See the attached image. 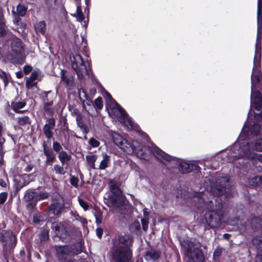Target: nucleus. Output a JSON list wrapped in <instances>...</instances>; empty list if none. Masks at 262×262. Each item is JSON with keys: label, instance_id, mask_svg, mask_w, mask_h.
Instances as JSON below:
<instances>
[{"label": "nucleus", "instance_id": "obj_53", "mask_svg": "<svg viewBox=\"0 0 262 262\" xmlns=\"http://www.w3.org/2000/svg\"><path fill=\"white\" fill-rule=\"evenodd\" d=\"M33 168V166L31 165H29L27 166L25 168V171L27 172L30 171Z\"/></svg>", "mask_w": 262, "mask_h": 262}, {"label": "nucleus", "instance_id": "obj_44", "mask_svg": "<svg viewBox=\"0 0 262 262\" xmlns=\"http://www.w3.org/2000/svg\"><path fill=\"white\" fill-rule=\"evenodd\" d=\"M78 182L79 180L77 178L74 176H73L71 178L70 183L73 186H75V187H78Z\"/></svg>", "mask_w": 262, "mask_h": 262}, {"label": "nucleus", "instance_id": "obj_12", "mask_svg": "<svg viewBox=\"0 0 262 262\" xmlns=\"http://www.w3.org/2000/svg\"><path fill=\"white\" fill-rule=\"evenodd\" d=\"M55 126V119L53 118L48 119L43 128V133L47 138H51L52 137V129H54Z\"/></svg>", "mask_w": 262, "mask_h": 262}, {"label": "nucleus", "instance_id": "obj_17", "mask_svg": "<svg viewBox=\"0 0 262 262\" xmlns=\"http://www.w3.org/2000/svg\"><path fill=\"white\" fill-rule=\"evenodd\" d=\"M229 178L227 177H222L217 181V183L220 186L217 188V194L220 195L223 193V188L226 186V183L228 182Z\"/></svg>", "mask_w": 262, "mask_h": 262}, {"label": "nucleus", "instance_id": "obj_8", "mask_svg": "<svg viewBox=\"0 0 262 262\" xmlns=\"http://www.w3.org/2000/svg\"><path fill=\"white\" fill-rule=\"evenodd\" d=\"M205 219L208 224L211 227H216L220 225L221 217L213 210H210L206 213Z\"/></svg>", "mask_w": 262, "mask_h": 262}, {"label": "nucleus", "instance_id": "obj_26", "mask_svg": "<svg viewBox=\"0 0 262 262\" xmlns=\"http://www.w3.org/2000/svg\"><path fill=\"white\" fill-rule=\"evenodd\" d=\"M249 184L252 186L262 187V178L260 177H255L249 180Z\"/></svg>", "mask_w": 262, "mask_h": 262}, {"label": "nucleus", "instance_id": "obj_42", "mask_svg": "<svg viewBox=\"0 0 262 262\" xmlns=\"http://www.w3.org/2000/svg\"><path fill=\"white\" fill-rule=\"evenodd\" d=\"M223 252V250L220 248H217L215 249L213 252V258L215 259L216 258L219 257L221 256Z\"/></svg>", "mask_w": 262, "mask_h": 262}, {"label": "nucleus", "instance_id": "obj_37", "mask_svg": "<svg viewBox=\"0 0 262 262\" xmlns=\"http://www.w3.org/2000/svg\"><path fill=\"white\" fill-rule=\"evenodd\" d=\"M48 196L49 194L47 192H40V193L36 192V200L37 202L38 200L47 199Z\"/></svg>", "mask_w": 262, "mask_h": 262}, {"label": "nucleus", "instance_id": "obj_27", "mask_svg": "<svg viewBox=\"0 0 262 262\" xmlns=\"http://www.w3.org/2000/svg\"><path fill=\"white\" fill-rule=\"evenodd\" d=\"M59 159L62 165L65 162L69 161L71 159V156L69 155L66 151H62L59 154Z\"/></svg>", "mask_w": 262, "mask_h": 262}, {"label": "nucleus", "instance_id": "obj_1", "mask_svg": "<svg viewBox=\"0 0 262 262\" xmlns=\"http://www.w3.org/2000/svg\"><path fill=\"white\" fill-rule=\"evenodd\" d=\"M257 37L255 43V56L251 76V102L253 106L260 111L262 108V98L259 91L262 90V73L260 70L261 41L262 35V0H258L257 9ZM251 110V108H250ZM250 112H249L248 115Z\"/></svg>", "mask_w": 262, "mask_h": 262}, {"label": "nucleus", "instance_id": "obj_41", "mask_svg": "<svg viewBox=\"0 0 262 262\" xmlns=\"http://www.w3.org/2000/svg\"><path fill=\"white\" fill-rule=\"evenodd\" d=\"M79 203L80 206L83 208V209L85 211L87 210L89 208L88 204L85 202L84 200L81 199H78Z\"/></svg>", "mask_w": 262, "mask_h": 262}, {"label": "nucleus", "instance_id": "obj_30", "mask_svg": "<svg viewBox=\"0 0 262 262\" xmlns=\"http://www.w3.org/2000/svg\"><path fill=\"white\" fill-rule=\"evenodd\" d=\"M74 16L77 17V20L79 21H81L84 19V16L82 14L80 5L77 6L76 13L74 14Z\"/></svg>", "mask_w": 262, "mask_h": 262}, {"label": "nucleus", "instance_id": "obj_45", "mask_svg": "<svg viewBox=\"0 0 262 262\" xmlns=\"http://www.w3.org/2000/svg\"><path fill=\"white\" fill-rule=\"evenodd\" d=\"M7 193L6 192H2L0 193V204L4 203L7 198Z\"/></svg>", "mask_w": 262, "mask_h": 262}, {"label": "nucleus", "instance_id": "obj_62", "mask_svg": "<svg viewBox=\"0 0 262 262\" xmlns=\"http://www.w3.org/2000/svg\"><path fill=\"white\" fill-rule=\"evenodd\" d=\"M76 3H77V6L78 5H80V0H74Z\"/></svg>", "mask_w": 262, "mask_h": 262}, {"label": "nucleus", "instance_id": "obj_55", "mask_svg": "<svg viewBox=\"0 0 262 262\" xmlns=\"http://www.w3.org/2000/svg\"><path fill=\"white\" fill-rule=\"evenodd\" d=\"M0 185L3 187H6V183L3 179H0Z\"/></svg>", "mask_w": 262, "mask_h": 262}, {"label": "nucleus", "instance_id": "obj_9", "mask_svg": "<svg viewBox=\"0 0 262 262\" xmlns=\"http://www.w3.org/2000/svg\"><path fill=\"white\" fill-rule=\"evenodd\" d=\"M192 244L191 243L187 247L190 259L189 262H203L204 257L202 252L198 248L194 249L193 251H192Z\"/></svg>", "mask_w": 262, "mask_h": 262}, {"label": "nucleus", "instance_id": "obj_7", "mask_svg": "<svg viewBox=\"0 0 262 262\" xmlns=\"http://www.w3.org/2000/svg\"><path fill=\"white\" fill-rule=\"evenodd\" d=\"M0 241L6 249H11L15 246L16 238L11 231H0Z\"/></svg>", "mask_w": 262, "mask_h": 262}, {"label": "nucleus", "instance_id": "obj_56", "mask_svg": "<svg viewBox=\"0 0 262 262\" xmlns=\"http://www.w3.org/2000/svg\"><path fill=\"white\" fill-rule=\"evenodd\" d=\"M87 222L85 219L81 220V224L83 227H85L86 225Z\"/></svg>", "mask_w": 262, "mask_h": 262}, {"label": "nucleus", "instance_id": "obj_32", "mask_svg": "<svg viewBox=\"0 0 262 262\" xmlns=\"http://www.w3.org/2000/svg\"><path fill=\"white\" fill-rule=\"evenodd\" d=\"M62 80L67 85H72L73 83V78L71 76H68L64 74H62L61 77Z\"/></svg>", "mask_w": 262, "mask_h": 262}, {"label": "nucleus", "instance_id": "obj_33", "mask_svg": "<svg viewBox=\"0 0 262 262\" xmlns=\"http://www.w3.org/2000/svg\"><path fill=\"white\" fill-rule=\"evenodd\" d=\"M0 78L3 80L5 86H6L8 83L9 75L1 69H0Z\"/></svg>", "mask_w": 262, "mask_h": 262}, {"label": "nucleus", "instance_id": "obj_63", "mask_svg": "<svg viewBox=\"0 0 262 262\" xmlns=\"http://www.w3.org/2000/svg\"><path fill=\"white\" fill-rule=\"evenodd\" d=\"M204 197H202V196H201V198H200V200H199V201H200V202H202V201H204Z\"/></svg>", "mask_w": 262, "mask_h": 262}, {"label": "nucleus", "instance_id": "obj_18", "mask_svg": "<svg viewBox=\"0 0 262 262\" xmlns=\"http://www.w3.org/2000/svg\"><path fill=\"white\" fill-rule=\"evenodd\" d=\"M159 257V253L158 251L150 250L147 252L145 255V259L147 261H154Z\"/></svg>", "mask_w": 262, "mask_h": 262}, {"label": "nucleus", "instance_id": "obj_3", "mask_svg": "<svg viewBox=\"0 0 262 262\" xmlns=\"http://www.w3.org/2000/svg\"><path fill=\"white\" fill-rule=\"evenodd\" d=\"M111 136L114 142L125 153L131 155L136 153L140 158L146 159L148 156L152 153L157 159L162 162H169L173 160V158L166 154L158 147L152 145L151 147L146 146L138 149L139 143L135 140H127L123 138L119 134L112 132Z\"/></svg>", "mask_w": 262, "mask_h": 262}, {"label": "nucleus", "instance_id": "obj_24", "mask_svg": "<svg viewBox=\"0 0 262 262\" xmlns=\"http://www.w3.org/2000/svg\"><path fill=\"white\" fill-rule=\"evenodd\" d=\"M35 29L37 33L43 34L46 30L45 22L44 21L38 22L35 25Z\"/></svg>", "mask_w": 262, "mask_h": 262}, {"label": "nucleus", "instance_id": "obj_31", "mask_svg": "<svg viewBox=\"0 0 262 262\" xmlns=\"http://www.w3.org/2000/svg\"><path fill=\"white\" fill-rule=\"evenodd\" d=\"M52 104V101L45 102L44 104L43 108L47 114L49 116H51L53 114V110L51 108Z\"/></svg>", "mask_w": 262, "mask_h": 262}, {"label": "nucleus", "instance_id": "obj_16", "mask_svg": "<svg viewBox=\"0 0 262 262\" xmlns=\"http://www.w3.org/2000/svg\"><path fill=\"white\" fill-rule=\"evenodd\" d=\"M12 48L16 53L21 52L23 49V43L20 39L15 37L12 41Z\"/></svg>", "mask_w": 262, "mask_h": 262}, {"label": "nucleus", "instance_id": "obj_48", "mask_svg": "<svg viewBox=\"0 0 262 262\" xmlns=\"http://www.w3.org/2000/svg\"><path fill=\"white\" fill-rule=\"evenodd\" d=\"M82 101H83L84 105L86 104L87 105H89V106H91V105H93L92 101L90 99H89L88 97L87 98V99L82 100Z\"/></svg>", "mask_w": 262, "mask_h": 262}, {"label": "nucleus", "instance_id": "obj_46", "mask_svg": "<svg viewBox=\"0 0 262 262\" xmlns=\"http://www.w3.org/2000/svg\"><path fill=\"white\" fill-rule=\"evenodd\" d=\"M53 148L55 151L58 152L61 149V147L59 143L56 142L53 143Z\"/></svg>", "mask_w": 262, "mask_h": 262}, {"label": "nucleus", "instance_id": "obj_59", "mask_svg": "<svg viewBox=\"0 0 262 262\" xmlns=\"http://www.w3.org/2000/svg\"><path fill=\"white\" fill-rule=\"evenodd\" d=\"M29 177H30V175L25 174L23 176V178L24 179H29Z\"/></svg>", "mask_w": 262, "mask_h": 262}, {"label": "nucleus", "instance_id": "obj_52", "mask_svg": "<svg viewBox=\"0 0 262 262\" xmlns=\"http://www.w3.org/2000/svg\"><path fill=\"white\" fill-rule=\"evenodd\" d=\"M254 223H258L259 225H261V222L259 219L254 218L251 221V224L253 225Z\"/></svg>", "mask_w": 262, "mask_h": 262}, {"label": "nucleus", "instance_id": "obj_36", "mask_svg": "<svg viewBox=\"0 0 262 262\" xmlns=\"http://www.w3.org/2000/svg\"><path fill=\"white\" fill-rule=\"evenodd\" d=\"M54 170L57 174H64L66 173L63 166H61L58 164L55 165Z\"/></svg>", "mask_w": 262, "mask_h": 262}, {"label": "nucleus", "instance_id": "obj_5", "mask_svg": "<svg viewBox=\"0 0 262 262\" xmlns=\"http://www.w3.org/2000/svg\"><path fill=\"white\" fill-rule=\"evenodd\" d=\"M107 109L110 115L114 119H117L121 123L124 124L128 129H134L135 124L124 112L123 108L112 98L110 94H106Z\"/></svg>", "mask_w": 262, "mask_h": 262}, {"label": "nucleus", "instance_id": "obj_20", "mask_svg": "<svg viewBox=\"0 0 262 262\" xmlns=\"http://www.w3.org/2000/svg\"><path fill=\"white\" fill-rule=\"evenodd\" d=\"M61 206L58 203H53L49 207V213L57 215L59 214Z\"/></svg>", "mask_w": 262, "mask_h": 262}, {"label": "nucleus", "instance_id": "obj_34", "mask_svg": "<svg viewBox=\"0 0 262 262\" xmlns=\"http://www.w3.org/2000/svg\"><path fill=\"white\" fill-rule=\"evenodd\" d=\"M27 8L25 6L19 5L17 7V12L19 15L23 16L25 15Z\"/></svg>", "mask_w": 262, "mask_h": 262}, {"label": "nucleus", "instance_id": "obj_39", "mask_svg": "<svg viewBox=\"0 0 262 262\" xmlns=\"http://www.w3.org/2000/svg\"><path fill=\"white\" fill-rule=\"evenodd\" d=\"M89 143L93 147H97L100 144L99 142L93 138H91L89 139Z\"/></svg>", "mask_w": 262, "mask_h": 262}, {"label": "nucleus", "instance_id": "obj_28", "mask_svg": "<svg viewBox=\"0 0 262 262\" xmlns=\"http://www.w3.org/2000/svg\"><path fill=\"white\" fill-rule=\"evenodd\" d=\"M97 159V156L95 155H88L86 156V160L89 166L95 169V162Z\"/></svg>", "mask_w": 262, "mask_h": 262}, {"label": "nucleus", "instance_id": "obj_40", "mask_svg": "<svg viewBox=\"0 0 262 262\" xmlns=\"http://www.w3.org/2000/svg\"><path fill=\"white\" fill-rule=\"evenodd\" d=\"M148 218L147 217H143L141 220L142 228L144 231H146L148 228Z\"/></svg>", "mask_w": 262, "mask_h": 262}, {"label": "nucleus", "instance_id": "obj_15", "mask_svg": "<svg viewBox=\"0 0 262 262\" xmlns=\"http://www.w3.org/2000/svg\"><path fill=\"white\" fill-rule=\"evenodd\" d=\"M252 243L257 248V258L262 257V237H256L253 238Z\"/></svg>", "mask_w": 262, "mask_h": 262}, {"label": "nucleus", "instance_id": "obj_64", "mask_svg": "<svg viewBox=\"0 0 262 262\" xmlns=\"http://www.w3.org/2000/svg\"><path fill=\"white\" fill-rule=\"evenodd\" d=\"M212 208H213V207H211L210 205L208 207H207V209H212Z\"/></svg>", "mask_w": 262, "mask_h": 262}, {"label": "nucleus", "instance_id": "obj_58", "mask_svg": "<svg viewBox=\"0 0 262 262\" xmlns=\"http://www.w3.org/2000/svg\"><path fill=\"white\" fill-rule=\"evenodd\" d=\"M16 76L18 78H20L23 76V74L21 72H18L16 73Z\"/></svg>", "mask_w": 262, "mask_h": 262}, {"label": "nucleus", "instance_id": "obj_6", "mask_svg": "<svg viewBox=\"0 0 262 262\" xmlns=\"http://www.w3.org/2000/svg\"><path fill=\"white\" fill-rule=\"evenodd\" d=\"M72 60V66L76 71L79 79H83L87 75L88 71L81 56L77 54L73 56Z\"/></svg>", "mask_w": 262, "mask_h": 262}, {"label": "nucleus", "instance_id": "obj_49", "mask_svg": "<svg viewBox=\"0 0 262 262\" xmlns=\"http://www.w3.org/2000/svg\"><path fill=\"white\" fill-rule=\"evenodd\" d=\"M32 69L31 66H26L24 68V71L25 74H28L32 71Z\"/></svg>", "mask_w": 262, "mask_h": 262}, {"label": "nucleus", "instance_id": "obj_54", "mask_svg": "<svg viewBox=\"0 0 262 262\" xmlns=\"http://www.w3.org/2000/svg\"><path fill=\"white\" fill-rule=\"evenodd\" d=\"M143 214H144V217L148 218V214L147 209L145 208L143 209Z\"/></svg>", "mask_w": 262, "mask_h": 262}, {"label": "nucleus", "instance_id": "obj_21", "mask_svg": "<svg viewBox=\"0 0 262 262\" xmlns=\"http://www.w3.org/2000/svg\"><path fill=\"white\" fill-rule=\"evenodd\" d=\"M112 203L114 206L117 207L122 206L124 203L123 197L120 194L117 195V196L112 199Z\"/></svg>", "mask_w": 262, "mask_h": 262}, {"label": "nucleus", "instance_id": "obj_50", "mask_svg": "<svg viewBox=\"0 0 262 262\" xmlns=\"http://www.w3.org/2000/svg\"><path fill=\"white\" fill-rule=\"evenodd\" d=\"M96 234L98 236V237L99 238H100L103 234V230L100 228H98L96 229Z\"/></svg>", "mask_w": 262, "mask_h": 262}, {"label": "nucleus", "instance_id": "obj_47", "mask_svg": "<svg viewBox=\"0 0 262 262\" xmlns=\"http://www.w3.org/2000/svg\"><path fill=\"white\" fill-rule=\"evenodd\" d=\"M77 125L83 132H85L86 130V126L84 125V124L82 121L79 122L78 123H77Z\"/></svg>", "mask_w": 262, "mask_h": 262}, {"label": "nucleus", "instance_id": "obj_38", "mask_svg": "<svg viewBox=\"0 0 262 262\" xmlns=\"http://www.w3.org/2000/svg\"><path fill=\"white\" fill-rule=\"evenodd\" d=\"M94 105L96 108L98 109L102 108L103 106V104L102 98L101 97H98L95 100Z\"/></svg>", "mask_w": 262, "mask_h": 262}, {"label": "nucleus", "instance_id": "obj_60", "mask_svg": "<svg viewBox=\"0 0 262 262\" xmlns=\"http://www.w3.org/2000/svg\"><path fill=\"white\" fill-rule=\"evenodd\" d=\"M136 262H143V259L141 257H139L137 258Z\"/></svg>", "mask_w": 262, "mask_h": 262}, {"label": "nucleus", "instance_id": "obj_11", "mask_svg": "<svg viewBox=\"0 0 262 262\" xmlns=\"http://www.w3.org/2000/svg\"><path fill=\"white\" fill-rule=\"evenodd\" d=\"M57 255L62 262H66V260L70 256L69 248L67 246L58 247L56 249Z\"/></svg>", "mask_w": 262, "mask_h": 262}, {"label": "nucleus", "instance_id": "obj_61", "mask_svg": "<svg viewBox=\"0 0 262 262\" xmlns=\"http://www.w3.org/2000/svg\"><path fill=\"white\" fill-rule=\"evenodd\" d=\"M34 222L35 223H38L39 222V220L37 219V217L34 216Z\"/></svg>", "mask_w": 262, "mask_h": 262}, {"label": "nucleus", "instance_id": "obj_23", "mask_svg": "<svg viewBox=\"0 0 262 262\" xmlns=\"http://www.w3.org/2000/svg\"><path fill=\"white\" fill-rule=\"evenodd\" d=\"M180 170L183 173L189 172L192 169V165L185 162H182L180 163Z\"/></svg>", "mask_w": 262, "mask_h": 262}, {"label": "nucleus", "instance_id": "obj_35", "mask_svg": "<svg viewBox=\"0 0 262 262\" xmlns=\"http://www.w3.org/2000/svg\"><path fill=\"white\" fill-rule=\"evenodd\" d=\"M18 123L20 125H25L26 124H30V119L28 116H25L21 118H19L18 119Z\"/></svg>", "mask_w": 262, "mask_h": 262}, {"label": "nucleus", "instance_id": "obj_2", "mask_svg": "<svg viewBox=\"0 0 262 262\" xmlns=\"http://www.w3.org/2000/svg\"><path fill=\"white\" fill-rule=\"evenodd\" d=\"M256 121L249 128L250 136L254 139L255 142L251 143L250 145L247 141L241 142L246 139L247 135L246 125L244 126L239 136L238 141L234 144L233 148L239 147L238 157H247L249 158H256L262 162V155H257L254 153V149L257 151L262 150V112L259 114H254Z\"/></svg>", "mask_w": 262, "mask_h": 262}, {"label": "nucleus", "instance_id": "obj_43", "mask_svg": "<svg viewBox=\"0 0 262 262\" xmlns=\"http://www.w3.org/2000/svg\"><path fill=\"white\" fill-rule=\"evenodd\" d=\"M80 99L82 101V99H87L88 96L86 94V92L83 89H80L78 92Z\"/></svg>", "mask_w": 262, "mask_h": 262}, {"label": "nucleus", "instance_id": "obj_57", "mask_svg": "<svg viewBox=\"0 0 262 262\" xmlns=\"http://www.w3.org/2000/svg\"><path fill=\"white\" fill-rule=\"evenodd\" d=\"M76 121H77V123H78L79 122L81 121V117L80 115H78L76 116Z\"/></svg>", "mask_w": 262, "mask_h": 262}, {"label": "nucleus", "instance_id": "obj_13", "mask_svg": "<svg viewBox=\"0 0 262 262\" xmlns=\"http://www.w3.org/2000/svg\"><path fill=\"white\" fill-rule=\"evenodd\" d=\"M36 192L32 190H28L25 193L24 199L26 201L30 202L32 201L29 205H30L32 207H34L37 203V200H36Z\"/></svg>", "mask_w": 262, "mask_h": 262}, {"label": "nucleus", "instance_id": "obj_4", "mask_svg": "<svg viewBox=\"0 0 262 262\" xmlns=\"http://www.w3.org/2000/svg\"><path fill=\"white\" fill-rule=\"evenodd\" d=\"M113 257L117 262H128L132 257V238L128 235H120L113 240Z\"/></svg>", "mask_w": 262, "mask_h": 262}, {"label": "nucleus", "instance_id": "obj_14", "mask_svg": "<svg viewBox=\"0 0 262 262\" xmlns=\"http://www.w3.org/2000/svg\"><path fill=\"white\" fill-rule=\"evenodd\" d=\"M43 147L44 154L47 157L46 163L50 164L55 160V156L45 143H43Z\"/></svg>", "mask_w": 262, "mask_h": 262}, {"label": "nucleus", "instance_id": "obj_10", "mask_svg": "<svg viewBox=\"0 0 262 262\" xmlns=\"http://www.w3.org/2000/svg\"><path fill=\"white\" fill-rule=\"evenodd\" d=\"M53 228L56 235L61 238L66 239L70 236L69 232L61 223H54Z\"/></svg>", "mask_w": 262, "mask_h": 262}, {"label": "nucleus", "instance_id": "obj_25", "mask_svg": "<svg viewBox=\"0 0 262 262\" xmlns=\"http://www.w3.org/2000/svg\"><path fill=\"white\" fill-rule=\"evenodd\" d=\"M109 187L111 191L115 194L119 195L121 194V191L118 188L117 184L112 180L109 181Z\"/></svg>", "mask_w": 262, "mask_h": 262}, {"label": "nucleus", "instance_id": "obj_51", "mask_svg": "<svg viewBox=\"0 0 262 262\" xmlns=\"http://www.w3.org/2000/svg\"><path fill=\"white\" fill-rule=\"evenodd\" d=\"M5 34V30L3 24H0V35L3 36Z\"/></svg>", "mask_w": 262, "mask_h": 262}, {"label": "nucleus", "instance_id": "obj_22", "mask_svg": "<svg viewBox=\"0 0 262 262\" xmlns=\"http://www.w3.org/2000/svg\"><path fill=\"white\" fill-rule=\"evenodd\" d=\"M102 156V160L100 162L99 168L100 169H104L107 167L110 161V156L105 153H103Z\"/></svg>", "mask_w": 262, "mask_h": 262}, {"label": "nucleus", "instance_id": "obj_29", "mask_svg": "<svg viewBox=\"0 0 262 262\" xmlns=\"http://www.w3.org/2000/svg\"><path fill=\"white\" fill-rule=\"evenodd\" d=\"M25 105V102H16L12 103L11 107L16 112H19L18 110L23 108Z\"/></svg>", "mask_w": 262, "mask_h": 262}, {"label": "nucleus", "instance_id": "obj_19", "mask_svg": "<svg viewBox=\"0 0 262 262\" xmlns=\"http://www.w3.org/2000/svg\"><path fill=\"white\" fill-rule=\"evenodd\" d=\"M38 74L36 72H33L29 78L27 80L26 86L28 88H31L36 85V83L34 81L37 79Z\"/></svg>", "mask_w": 262, "mask_h": 262}]
</instances>
